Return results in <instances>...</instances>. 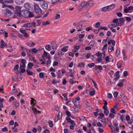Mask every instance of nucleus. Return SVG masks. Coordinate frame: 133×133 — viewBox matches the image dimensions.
<instances>
[{"instance_id":"f257e3e1","label":"nucleus","mask_w":133,"mask_h":133,"mask_svg":"<svg viewBox=\"0 0 133 133\" xmlns=\"http://www.w3.org/2000/svg\"><path fill=\"white\" fill-rule=\"evenodd\" d=\"M113 22L115 24H111L112 26L116 27L117 26H121L123 25L125 23L124 20V18L122 17L119 18L118 19H114L113 20Z\"/></svg>"},{"instance_id":"f03ea898","label":"nucleus","mask_w":133,"mask_h":133,"mask_svg":"<svg viewBox=\"0 0 133 133\" xmlns=\"http://www.w3.org/2000/svg\"><path fill=\"white\" fill-rule=\"evenodd\" d=\"M16 11L14 16V18L18 17H20L22 15V12H21V8L19 6H16L15 8Z\"/></svg>"},{"instance_id":"7ed1b4c3","label":"nucleus","mask_w":133,"mask_h":133,"mask_svg":"<svg viewBox=\"0 0 133 133\" xmlns=\"http://www.w3.org/2000/svg\"><path fill=\"white\" fill-rule=\"evenodd\" d=\"M34 6L35 13L37 15L41 14L42 12V11L38 5L35 4Z\"/></svg>"},{"instance_id":"20e7f679","label":"nucleus","mask_w":133,"mask_h":133,"mask_svg":"<svg viewBox=\"0 0 133 133\" xmlns=\"http://www.w3.org/2000/svg\"><path fill=\"white\" fill-rule=\"evenodd\" d=\"M72 101L73 103L74 104L75 106L74 108L75 111H77L80 107V105H79V103L78 101H77L75 99H73Z\"/></svg>"},{"instance_id":"39448f33","label":"nucleus","mask_w":133,"mask_h":133,"mask_svg":"<svg viewBox=\"0 0 133 133\" xmlns=\"http://www.w3.org/2000/svg\"><path fill=\"white\" fill-rule=\"evenodd\" d=\"M40 5L42 8L44 9H47L48 8V5L44 0L40 3Z\"/></svg>"},{"instance_id":"423d86ee","label":"nucleus","mask_w":133,"mask_h":133,"mask_svg":"<svg viewBox=\"0 0 133 133\" xmlns=\"http://www.w3.org/2000/svg\"><path fill=\"white\" fill-rule=\"evenodd\" d=\"M29 11L26 10H23L22 11V15L23 17L27 18L29 17Z\"/></svg>"},{"instance_id":"0eeeda50","label":"nucleus","mask_w":133,"mask_h":133,"mask_svg":"<svg viewBox=\"0 0 133 133\" xmlns=\"http://www.w3.org/2000/svg\"><path fill=\"white\" fill-rule=\"evenodd\" d=\"M73 47L74 50H72V51L75 53L77 52L79 50L80 47V45L77 44L76 45H73Z\"/></svg>"},{"instance_id":"6e6552de","label":"nucleus","mask_w":133,"mask_h":133,"mask_svg":"<svg viewBox=\"0 0 133 133\" xmlns=\"http://www.w3.org/2000/svg\"><path fill=\"white\" fill-rule=\"evenodd\" d=\"M133 9V7L132 6H130L128 8L126 7L124 10V11L125 13L129 12V11L132 10Z\"/></svg>"},{"instance_id":"1a4fd4ad","label":"nucleus","mask_w":133,"mask_h":133,"mask_svg":"<svg viewBox=\"0 0 133 133\" xmlns=\"http://www.w3.org/2000/svg\"><path fill=\"white\" fill-rule=\"evenodd\" d=\"M24 7L28 10H30L32 9V7L30 4L29 3H25L24 5Z\"/></svg>"},{"instance_id":"9d476101","label":"nucleus","mask_w":133,"mask_h":133,"mask_svg":"<svg viewBox=\"0 0 133 133\" xmlns=\"http://www.w3.org/2000/svg\"><path fill=\"white\" fill-rule=\"evenodd\" d=\"M20 32L21 33L23 34L24 36L26 38L28 37L29 35L26 32V31L24 30H20Z\"/></svg>"},{"instance_id":"9b49d317","label":"nucleus","mask_w":133,"mask_h":133,"mask_svg":"<svg viewBox=\"0 0 133 133\" xmlns=\"http://www.w3.org/2000/svg\"><path fill=\"white\" fill-rule=\"evenodd\" d=\"M12 14L11 11L8 9H6V10L5 15L8 16H10Z\"/></svg>"},{"instance_id":"f8f14e48","label":"nucleus","mask_w":133,"mask_h":133,"mask_svg":"<svg viewBox=\"0 0 133 133\" xmlns=\"http://www.w3.org/2000/svg\"><path fill=\"white\" fill-rule=\"evenodd\" d=\"M82 95L83 97H87L88 95V90H85L82 93Z\"/></svg>"},{"instance_id":"ddd939ff","label":"nucleus","mask_w":133,"mask_h":133,"mask_svg":"<svg viewBox=\"0 0 133 133\" xmlns=\"http://www.w3.org/2000/svg\"><path fill=\"white\" fill-rule=\"evenodd\" d=\"M36 44L35 43H34L32 41L28 42L26 43V45L30 46H33Z\"/></svg>"},{"instance_id":"4468645a","label":"nucleus","mask_w":133,"mask_h":133,"mask_svg":"<svg viewBox=\"0 0 133 133\" xmlns=\"http://www.w3.org/2000/svg\"><path fill=\"white\" fill-rule=\"evenodd\" d=\"M86 5H87V8H89L90 6L93 5V3L92 1H89L87 3Z\"/></svg>"},{"instance_id":"2eb2a0df","label":"nucleus","mask_w":133,"mask_h":133,"mask_svg":"<svg viewBox=\"0 0 133 133\" xmlns=\"http://www.w3.org/2000/svg\"><path fill=\"white\" fill-rule=\"evenodd\" d=\"M6 45V43L4 42L3 40H1L0 47L1 48H3Z\"/></svg>"},{"instance_id":"dca6fc26","label":"nucleus","mask_w":133,"mask_h":133,"mask_svg":"<svg viewBox=\"0 0 133 133\" xmlns=\"http://www.w3.org/2000/svg\"><path fill=\"white\" fill-rule=\"evenodd\" d=\"M115 6V4H112L110 5L107 6L109 10L113 9Z\"/></svg>"},{"instance_id":"f3484780","label":"nucleus","mask_w":133,"mask_h":133,"mask_svg":"<svg viewBox=\"0 0 133 133\" xmlns=\"http://www.w3.org/2000/svg\"><path fill=\"white\" fill-rule=\"evenodd\" d=\"M31 104L33 106L35 105L36 103V101L34 98H31Z\"/></svg>"},{"instance_id":"a211bd4d","label":"nucleus","mask_w":133,"mask_h":133,"mask_svg":"<svg viewBox=\"0 0 133 133\" xmlns=\"http://www.w3.org/2000/svg\"><path fill=\"white\" fill-rule=\"evenodd\" d=\"M122 54L123 55V59L124 61H125L126 60V58L127 57V56H126V55H125V51L124 50H122Z\"/></svg>"},{"instance_id":"6ab92c4d","label":"nucleus","mask_w":133,"mask_h":133,"mask_svg":"<svg viewBox=\"0 0 133 133\" xmlns=\"http://www.w3.org/2000/svg\"><path fill=\"white\" fill-rule=\"evenodd\" d=\"M108 121V119H106L105 118H101L100 121L104 124H105L106 122V120Z\"/></svg>"},{"instance_id":"aec40b11","label":"nucleus","mask_w":133,"mask_h":133,"mask_svg":"<svg viewBox=\"0 0 133 133\" xmlns=\"http://www.w3.org/2000/svg\"><path fill=\"white\" fill-rule=\"evenodd\" d=\"M68 46H64L61 49L62 51H64V52H66L68 51Z\"/></svg>"},{"instance_id":"412c9836","label":"nucleus","mask_w":133,"mask_h":133,"mask_svg":"<svg viewBox=\"0 0 133 133\" xmlns=\"http://www.w3.org/2000/svg\"><path fill=\"white\" fill-rule=\"evenodd\" d=\"M105 60L107 62H110V60H111V61H113L114 60L112 58H110L109 59V57L108 56H107L105 58Z\"/></svg>"},{"instance_id":"4be33fe9","label":"nucleus","mask_w":133,"mask_h":133,"mask_svg":"<svg viewBox=\"0 0 133 133\" xmlns=\"http://www.w3.org/2000/svg\"><path fill=\"white\" fill-rule=\"evenodd\" d=\"M55 19H56L60 18V15L59 13H56L55 14Z\"/></svg>"},{"instance_id":"5701e85b","label":"nucleus","mask_w":133,"mask_h":133,"mask_svg":"<svg viewBox=\"0 0 133 133\" xmlns=\"http://www.w3.org/2000/svg\"><path fill=\"white\" fill-rule=\"evenodd\" d=\"M87 3L85 2H82L80 4V6L81 8H82L84 6H85L87 7V5H86Z\"/></svg>"},{"instance_id":"b1692460","label":"nucleus","mask_w":133,"mask_h":133,"mask_svg":"<svg viewBox=\"0 0 133 133\" xmlns=\"http://www.w3.org/2000/svg\"><path fill=\"white\" fill-rule=\"evenodd\" d=\"M114 47L110 45L108 48V51L109 52H111L112 51L114 50Z\"/></svg>"},{"instance_id":"393cba45","label":"nucleus","mask_w":133,"mask_h":133,"mask_svg":"<svg viewBox=\"0 0 133 133\" xmlns=\"http://www.w3.org/2000/svg\"><path fill=\"white\" fill-rule=\"evenodd\" d=\"M115 114L110 112L109 114V116L110 119L113 118L115 116Z\"/></svg>"},{"instance_id":"a878e982","label":"nucleus","mask_w":133,"mask_h":133,"mask_svg":"<svg viewBox=\"0 0 133 133\" xmlns=\"http://www.w3.org/2000/svg\"><path fill=\"white\" fill-rule=\"evenodd\" d=\"M108 44L109 45H110L111 44H112L113 45H114L115 44V42L114 40H111L108 42Z\"/></svg>"},{"instance_id":"bb28decb","label":"nucleus","mask_w":133,"mask_h":133,"mask_svg":"<svg viewBox=\"0 0 133 133\" xmlns=\"http://www.w3.org/2000/svg\"><path fill=\"white\" fill-rule=\"evenodd\" d=\"M24 26L28 27H30L32 26V24L30 23H28L23 25Z\"/></svg>"},{"instance_id":"cd10ccee","label":"nucleus","mask_w":133,"mask_h":133,"mask_svg":"<svg viewBox=\"0 0 133 133\" xmlns=\"http://www.w3.org/2000/svg\"><path fill=\"white\" fill-rule=\"evenodd\" d=\"M84 65L85 64L83 62H81L78 64V66L81 68H84Z\"/></svg>"},{"instance_id":"c85d7f7f","label":"nucleus","mask_w":133,"mask_h":133,"mask_svg":"<svg viewBox=\"0 0 133 133\" xmlns=\"http://www.w3.org/2000/svg\"><path fill=\"white\" fill-rule=\"evenodd\" d=\"M45 49L48 50L49 51L51 50V46L49 44L46 45L45 47Z\"/></svg>"},{"instance_id":"c756f323","label":"nucleus","mask_w":133,"mask_h":133,"mask_svg":"<svg viewBox=\"0 0 133 133\" xmlns=\"http://www.w3.org/2000/svg\"><path fill=\"white\" fill-rule=\"evenodd\" d=\"M82 25L80 23H78L76 26V28L77 29H80L82 28Z\"/></svg>"},{"instance_id":"7c9ffc66","label":"nucleus","mask_w":133,"mask_h":133,"mask_svg":"<svg viewBox=\"0 0 133 133\" xmlns=\"http://www.w3.org/2000/svg\"><path fill=\"white\" fill-rule=\"evenodd\" d=\"M58 55L59 56H61L62 55H63L64 54V51H62L61 50L60 51L58 52Z\"/></svg>"},{"instance_id":"2f4dec72","label":"nucleus","mask_w":133,"mask_h":133,"mask_svg":"<svg viewBox=\"0 0 133 133\" xmlns=\"http://www.w3.org/2000/svg\"><path fill=\"white\" fill-rule=\"evenodd\" d=\"M26 71L28 75H32L33 74V72L29 69H27Z\"/></svg>"},{"instance_id":"473e14b6","label":"nucleus","mask_w":133,"mask_h":133,"mask_svg":"<svg viewBox=\"0 0 133 133\" xmlns=\"http://www.w3.org/2000/svg\"><path fill=\"white\" fill-rule=\"evenodd\" d=\"M108 10H109L107 6L104 7L102 9V11H103L105 12Z\"/></svg>"},{"instance_id":"72a5a7b5","label":"nucleus","mask_w":133,"mask_h":133,"mask_svg":"<svg viewBox=\"0 0 133 133\" xmlns=\"http://www.w3.org/2000/svg\"><path fill=\"white\" fill-rule=\"evenodd\" d=\"M14 104L16 108L18 107L19 105V103L16 101L14 102Z\"/></svg>"},{"instance_id":"f704fd0d","label":"nucleus","mask_w":133,"mask_h":133,"mask_svg":"<svg viewBox=\"0 0 133 133\" xmlns=\"http://www.w3.org/2000/svg\"><path fill=\"white\" fill-rule=\"evenodd\" d=\"M51 44V46L53 49H56L57 46L56 44L54 43H52Z\"/></svg>"},{"instance_id":"c9c22d12","label":"nucleus","mask_w":133,"mask_h":133,"mask_svg":"<svg viewBox=\"0 0 133 133\" xmlns=\"http://www.w3.org/2000/svg\"><path fill=\"white\" fill-rule=\"evenodd\" d=\"M95 41L94 40L91 41L89 44L90 45L93 46H94L95 44Z\"/></svg>"},{"instance_id":"e433bc0d","label":"nucleus","mask_w":133,"mask_h":133,"mask_svg":"<svg viewBox=\"0 0 133 133\" xmlns=\"http://www.w3.org/2000/svg\"><path fill=\"white\" fill-rule=\"evenodd\" d=\"M119 115H120V119L122 122H123L124 120V116L123 115H121L119 114Z\"/></svg>"},{"instance_id":"4c0bfd02","label":"nucleus","mask_w":133,"mask_h":133,"mask_svg":"<svg viewBox=\"0 0 133 133\" xmlns=\"http://www.w3.org/2000/svg\"><path fill=\"white\" fill-rule=\"evenodd\" d=\"M62 113L61 112H59L58 113V118H59V119H60L62 117Z\"/></svg>"},{"instance_id":"58836bf2","label":"nucleus","mask_w":133,"mask_h":133,"mask_svg":"<svg viewBox=\"0 0 133 133\" xmlns=\"http://www.w3.org/2000/svg\"><path fill=\"white\" fill-rule=\"evenodd\" d=\"M29 17H31L34 16V15L33 12L29 11Z\"/></svg>"},{"instance_id":"ea45409f","label":"nucleus","mask_w":133,"mask_h":133,"mask_svg":"<svg viewBox=\"0 0 133 133\" xmlns=\"http://www.w3.org/2000/svg\"><path fill=\"white\" fill-rule=\"evenodd\" d=\"M47 58L48 59V60L47 61L46 64L48 65H50L51 62L50 58L49 57H48Z\"/></svg>"},{"instance_id":"a19ab883","label":"nucleus","mask_w":133,"mask_h":133,"mask_svg":"<svg viewBox=\"0 0 133 133\" xmlns=\"http://www.w3.org/2000/svg\"><path fill=\"white\" fill-rule=\"evenodd\" d=\"M5 3H12L13 2V0H4Z\"/></svg>"},{"instance_id":"79ce46f5","label":"nucleus","mask_w":133,"mask_h":133,"mask_svg":"<svg viewBox=\"0 0 133 133\" xmlns=\"http://www.w3.org/2000/svg\"><path fill=\"white\" fill-rule=\"evenodd\" d=\"M3 99H1L0 97V107H2L3 106Z\"/></svg>"},{"instance_id":"37998d69","label":"nucleus","mask_w":133,"mask_h":133,"mask_svg":"<svg viewBox=\"0 0 133 133\" xmlns=\"http://www.w3.org/2000/svg\"><path fill=\"white\" fill-rule=\"evenodd\" d=\"M33 66L32 63L31 62H29L28 64V66L29 67V69H31Z\"/></svg>"},{"instance_id":"c03bdc74","label":"nucleus","mask_w":133,"mask_h":133,"mask_svg":"<svg viewBox=\"0 0 133 133\" xmlns=\"http://www.w3.org/2000/svg\"><path fill=\"white\" fill-rule=\"evenodd\" d=\"M48 123L49 125V126L50 127H52L53 126V123H52V122L50 121L49 120L48 121Z\"/></svg>"},{"instance_id":"a18cd8bd","label":"nucleus","mask_w":133,"mask_h":133,"mask_svg":"<svg viewBox=\"0 0 133 133\" xmlns=\"http://www.w3.org/2000/svg\"><path fill=\"white\" fill-rule=\"evenodd\" d=\"M66 115L68 116V117H69L71 116V113L70 111H66Z\"/></svg>"},{"instance_id":"49530a36","label":"nucleus","mask_w":133,"mask_h":133,"mask_svg":"<svg viewBox=\"0 0 133 133\" xmlns=\"http://www.w3.org/2000/svg\"><path fill=\"white\" fill-rule=\"evenodd\" d=\"M110 26H112L111 25V24L109 26V28H110V30H111L113 32H115L116 31V30L115 29L113 28H112L110 27Z\"/></svg>"},{"instance_id":"de8ad7c7","label":"nucleus","mask_w":133,"mask_h":133,"mask_svg":"<svg viewBox=\"0 0 133 133\" xmlns=\"http://www.w3.org/2000/svg\"><path fill=\"white\" fill-rule=\"evenodd\" d=\"M104 114L106 115H107L109 114V111L108 110H105L104 111Z\"/></svg>"},{"instance_id":"09e8293b","label":"nucleus","mask_w":133,"mask_h":133,"mask_svg":"<svg viewBox=\"0 0 133 133\" xmlns=\"http://www.w3.org/2000/svg\"><path fill=\"white\" fill-rule=\"evenodd\" d=\"M39 77L41 78H42L44 77V75L42 72H41L39 74Z\"/></svg>"},{"instance_id":"8fccbe9b","label":"nucleus","mask_w":133,"mask_h":133,"mask_svg":"<svg viewBox=\"0 0 133 133\" xmlns=\"http://www.w3.org/2000/svg\"><path fill=\"white\" fill-rule=\"evenodd\" d=\"M100 25V23L99 22H97L96 23L95 25V26L96 28H98Z\"/></svg>"},{"instance_id":"3c124183","label":"nucleus","mask_w":133,"mask_h":133,"mask_svg":"<svg viewBox=\"0 0 133 133\" xmlns=\"http://www.w3.org/2000/svg\"><path fill=\"white\" fill-rule=\"evenodd\" d=\"M116 56L117 57L119 55V54L120 53V50L119 49H117L116 51Z\"/></svg>"},{"instance_id":"603ef678","label":"nucleus","mask_w":133,"mask_h":133,"mask_svg":"<svg viewBox=\"0 0 133 133\" xmlns=\"http://www.w3.org/2000/svg\"><path fill=\"white\" fill-rule=\"evenodd\" d=\"M31 50L34 53H37L38 50L35 49V48H33L31 49Z\"/></svg>"},{"instance_id":"864d4df0","label":"nucleus","mask_w":133,"mask_h":133,"mask_svg":"<svg viewBox=\"0 0 133 133\" xmlns=\"http://www.w3.org/2000/svg\"><path fill=\"white\" fill-rule=\"evenodd\" d=\"M50 24L49 22L48 21H46L45 22H43L42 23V24L43 25H48Z\"/></svg>"},{"instance_id":"5fc2aeb1","label":"nucleus","mask_w":133,"mask_h":133,"mask_svg":"<svg viewBox=\"0 0 133 133\" xmlns=\"http://www.w3.org/2000/svg\"><path fill=\"white\" fill-rule=\"evenodd\" d=\"M58 0H51V3L52 4H54L57 2Z\"/></svg>"},{"instance_id":"6e6d98bb","label":"nucleus","mask_w":133,"mask_h":133,"mask_svg":"<svg viewBox=\"0 0 133 133\" xmlns=\"http://www.w3.org/2000/svg\"><path fill=\"white\" fill-rule=\"evenodd\" d=\"M49 70L50 72H55L56 70L55 69L53 68L52 67H51L49 69Z\"/></svg>"},{"instance_id":"4d7b16f0","label":"nucleus","mask_w":133,"mask_h":133,"mask_svg":"<svg viewBox=\"0 0 133 133\" xmlns=\"http://www.w3.org/2000/svg\"><path fill=\"white\" fill-rule=\"evenodd\" d=\"M110 111L111 112V113H113L115 114H116L115 110L114 108H111L110 110Z\"/></svg>"},{"instance_id":"13d9d810","label":"nucleus","mask_w":133,"mask_h":133,"mask_svg":"<svg viewBox=\"0 0 133 133\" xmlns=\"http://www.w3.org/2000/svg\"><path fill=\"white\" fill-rule=\"evenodd\" d=\"M14 99H15L14 97L13 96H12V97H11L10 98H9V102H11L12 101L14 100Z\"/></svg>"},{"instance_id":"bf43d9fd","label":"nucleus","mask_w":133,"mask_h":133,"mask_svg":"<svg viewBox=\"0 0 133 133\" xmlns=\"http://www.w3.org/2000/svg\"><path fill=\"white\" fill-rule=\"evenodd\" d=\"M95 64L93 63H91L90 64H88V66L90 68H92L94 66Z\"/></svg>"},{"instance_id":"052dcab7","label":"nucleus","mask_w":133,"mask_h":133,"mask_svg":"<svg viewBox=\"0 0 133 133\" xmlns=\"http://www.w3.org/2000/svg\"><path fill=\"white\" fill-rule=\"evenodd\" d=\"M18 125V124L17 122H15L14 126V127L12 128V129H14L15 128V127L16 126H17Z\"/></svg>"},{"instance_id":"680f3d73","label":"nucleus","mask_w":133,"mask_h":133,"mask_svg":"<svg viewBox=\"0 0 133 133\" xmlns=\"http://www.w3.org/2000/svg\"><path fill=\"white\" fill-rule=\"evenodd\" d=\"M125 18L126 20H127L128 21L130 22L131 21V19L130 17H125Z\"/></svg>"},{"instance_id":"e2e57ef3","label":"nucleus","mask_w":133,"mask_h":133,"mask_svg":"<svg viewBox=\"0 0 133 133\" xmlns=\"http://www.w3.org/2000/svg\"><path fill=\"white\" fill-rule=\"evenodd\" d=\"M85 34H80L79 35L78 37L79 38H83L84 37Z\"/></svg>"},{"instance_id":"0e129e2a","label":"nucleus","mask_w":133,"mask_h":133,"mask_svg":"<svg viewBox=\"0 0 133 133\" xmlns=\"http://www.w3.org/2000/svg\"><path fill=\"white\" fill-rule=\"evenodd\" d=\"M69 55L70 56L73 57L74 55V53H72L71 52H70L69 53Z\"/></svg>"},{"instance_id":"69168bd1","label":"nucleus","mask_w":133,"mask_h":133,"mask_svg":"<svg viewBox=\"0 0 133 133\" xmlns=\"http://www.w3.org/2000/svg\"><path fill=\"white\" fill-rule=\"evenodd\" d=\"M108 44H105L103 46V47L102 48V50H104L105 49H106L107 48V46Z\"/></svg>"},{"instance_id":"338daca9","label":"nucleus","mask_w":133,"mask_h":133,"mask_svg":"<svg viewBox=\"0 0 133 133\" xmlns=\"http://www.w3.org/2000/svg\"><path fill=\"white\" fill-rule=\"evenodd\" d=\"M69 82L70 84H73L74 83H75L76 81L74 82L72 79H70L69 80Z\"/></svg>"},{"instance_id":"774afa93","label":"nucleus","mask_w":133,"mask_h":133,"mask_svg":"<svg viewBox=\"0 0 133 133\" xmlns=\"http://www.w3.org/2000/svg\"><path fill=\"white\" fill-rule=\"evenodd\" d=\"M8 130L7 128L6 127H5L2 129V131H7Z\"/></svg>"}]
</instances>
